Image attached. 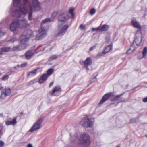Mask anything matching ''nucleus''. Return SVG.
<instances>
[{
    "label": "nucleus",
    "instance_id": "f257e3e1",
    "mask_svg": "<svg viewBox=\"0 0 147 147\" xmlns=\"http://www.w3.org/2000/svg\"><path fill=\"white\" fill-rule=\"evenodd\" d=\"M32 5L30 6L28 12V19L31 21L32 19V13L34 11H40L41 7L38 0H32Z\"/></svg>",
    "mask_w": 147,
    "mask_h": 147
},
{
    "label": "nucleus",
    "instance_id": "f03ea898",
    "mask_svg": "<svg viewBox=\"0 0 147 147\" xmlns=\"http://www.w3.org/2000/svg\"><path fill=\"white\" fill-rule=\"evenodd\" d=\"M32 34V31L30 30L24 31L19 37L20 43L23 45H26V43L29 40V38Z\"/></svg>",
    "mask_w": 147,
    "mask_h": 147
},
{
    "label": "nucleus",
    "instance_id": "7ed1b4c3",
    "mask_svg": "<svg viewBox=\"0 0 147 147\" xmlns=\"http://www.w3.org/2000/svg\"><path fill=\"white\" fill-rule=\"evenodd\" d=\"M43 121V120L42 118L38 119L30 130V131L32 132L36 131L40 128L42 126V123Z\"/></svg>",
    "mask_w": 147,
    "mask_h": 147
},
{
    "label": "nucleus",
    "instance_id": "20e7f679",
    "mask_svg": "<svg viewBox=\"0 0 147 147\" xmlns=\"http://www.w3.org/2000/svg\"><path fill=\"white\" fill-rule=\"evenodd\" d=\"M15 20L18 27L21 28H25L27 24V20L22 17L18 18Z\"/></svg>",
    "mask_w": 147,
    "mask_h": 147
},
{
    "label": "nucleus",
    "instance_id": "39448f33",
    "mask_svg": "<svg viewBox=\"0 0 147 147\" xmlns=\"http://www.w3.org/2000/svg\"><path fill=\"white\" fill-rule=\"evenodd\" d=\"M47 30L45 28L42 26L38 31V34L36 36L35 39L36 40H40L45 36L46 35Z\"/></svg>",
    "mask_w": 147,
    "mask_h": 147
},
{
    "label": "nucleus",
    "instance_id": "423d86ee",
    "mask_svg": "<svg viewBox=\"0 0 147 147\" xmlns=\"http://www.w3.org/2000/svg\"><path fill=\"white\" fill-rule=\"evenodd\" d=\"M94 119L92 118L89 119L86 117L84 119L82 125L84 127L88 128L91 127L93 125Z\"/></svg>",
    "mask_w": 147,
    "mask_h": 147
},
{
    "label": "nucleus",
    "instance_id": "0eeeda50",
    "mask_svg": "<svg viewBox=\"0 0 147 147\" xmlns=\"http://www.w3.org/2000/svg\"><path fill=\"white\" fill-rule=\"evenodd\" d=\"M135 38L134 40V43L135 42L137 45H140L142 39V33L140 31H137L135 35Z\"/></svg>",
    "mask_w": 147,
    "mask_h": 147
},
{
    "label": "nucleus",
    "instance_id": "6e6552de",
    "mask_svg": "<svg viewBox=\"0 0 147 147\" xmlns=\"http://www.w3.org/2000/svg\"><path fill=\"white\" fill-rule=\"evenodd\" d=\"M1 98L4 99L7 96H10L11 94V90L9 88H5L1 91Z\"/></svg>",
    "mask_w": 147,
    "mask_h": 147
},
{
    "label": "nucleus",
    "instance_id": "1a4fd4ad",
    "mask_svg": "<svg viewBox=\"0 0 147 147\" xmlns=\"http://www.w3.org/2000/svg\"><path fill=\"white\" fill-rule=\"evenodd\" d=\"M82 142L86 146L89 145L90 143V137L87 134H83L80 138Z\"/></svg>",
    "mask_w": 147,
    "mask_h": 147
},
{
    "label": "nucleus",
    "instance_id": "9d476101",
    "mask_svg": "<svg viewBox=\"0 0 147 147\" xmlns=\"http://www.w3.org/2000/svg\"><path fill=\"white\" fill-rule=\"evenodd\" d=\"M27 47L26 45H23L22 43L20 44L16 45L14 46L11 48V51H19L26 49Z\"/></svg>",
    "mask_w": 147,
    "mask_h": 147
},
{
    "label": "nucleus",
    "instance_id": "9b49d317",
    "mask_svg": "<svg viewBox=\"0 0 147 147\" xmlns=\"http://www.w3.org/2000/svg\"><path fill=\"white\" fill-rule=\"evenodd\" d=\"M69 28V26L67 24L64 25L62 27L61 29L60 30L58 34L56 35V37L59 36L63 35L67 31V29Z\"/></svg>",
    "mask_w": 147,
    "mask_h": 147
},
{
    "label": "nucleus",
    "instance_id": "f8f14e48",
    "mask_svg": "<svg viewBox=\"0 0 147 147\" xmlns=\"http://www.w3.org/2000/svg\"><path fill=\"white\" fill-rule=\"evenodd\" d=\"M111 94V93H109L106 94L104 95L102 97L101 99L100 100L99 102V104H101L105 102L110 97Z\"/></svg>",
    "mask_w": 147,
    "mask_h": 147
},
{
    "label": "nucleus",
    "instance_id": "ddd939ff",
    "mask_svg": "<svg viewBox=\"0 0 147 147\" xmlns=\"http://www.w3.org/2000/svg\"><path fill=\"white\" fill-rule=\"evenodd\" d=\"M124 94V93H123L121 94H120L116 96L113 99H112L111 100V101L116 102L119 101V102H124V100H122V99H123V98H121L120 99L119 98L122 96Z\"/></svg>",
    "mask_w": 147,
    "mask_h": 147
},
{
    "label": "nucleus",
    "instance_id": "4468645a",
    "mask_svg": "<svg viewBox=\"0 0 147 147\" xmlns=\"http://www.w3.org/2000/svg\"><path fill=\"white\" fill-rule=\"evenodd\" d=\"M34 55V52L32 50H29L25 54V58L27 60L30 59Z\"/></svg>",
    "mask_w": 147,
    "mask_h": 147
},
{
    "label": "nucleus",
    "instance_id": "2eb2a0df",
    "mask_svg": "<svg viewBox=\"0 0 147 147\" xmlns=\"http://www.w3.org/2000/svg\"><path fill=\"white\" fill-rule=\"evenodd\" d=\"M15 20H14L12 21L10 26V30L12 31H15L17 27H18L16 24Z\"/></svg>",
    "mask_w": 147,
    "mask_h": 147
},
{
    "label": "nucleus",
    "instance_id": "dca6fc26",
    "mask_svg": "<svg viewBox=\"0 0 147 147\" xmlns=\"http://www.w3.org/2000/svg\"><path fill=\"white\" fill-rule=\"evenodd\" d=\"M48 77L47 74H43L39 80V83H43L47 79Z\"/></svg>",
    "mask_w": 147,
    "mask_h": 147
},
{
    "label": "nucleus",
    "instance_id": "f3484780",
    "mask_svg": "<svg viewBox=\"0 0 147 147\" xmlns=\"http://www.w3.org/2000/svg\"><path fill=\"white\" fill-rule=\"evenodd\" d=\"M131 23L132 25L134 27L139 29H141V26L140 25L139 23L135 20H133L131 21Z\"/></svg>",
    "mask_w": 147,
    "mask_h": 147
},
{
    "label": "nucleus",
    "instance_id": "a211bd4d",
    "mask_svg": "<svg viewBox=\"0 0 147 147\" xmlns=\"http://www.w3.org/2000/svg\"><path fill=\"white\" fill-rule=\"evenodd\" d=\"M142 57H139V56H137L138 59H140L142 58H145L147 55V47H145L143 49L142 52Z\"/></svg>",
    "mask_w": 147,
    "mask_h": 147
},
{
    "label": "nucleus",
    "instance_id": "6ab92c4d",
    "mask_svg": "<svg viewBox=\"0 0 147 147\" xmlns=\"http://www.w3.org/2000/svg\"><path fill=\"white\" fill-rule=\"evenodd\" d=\"M19 9L20 11L24 14H26L27 13L28 9L27 7L25 5L20 7Z\"/></svg>",
    "mask_w": 147,
    "mask_h": 147
},
{
    "label": "nucleus",
    "instance_id": "aec40b11",
    "mask_svg": "<svg viewBox=\"0 0 147 147\" xmlns=\"http://www.w3.org/2000/svg\"><path fill=\"white\" fill-rule=\"evenodd\" d=\"M83 63L84 66H88L92 64V60L90 57H88L85 60Z\"/></svg>",
    "mask_w": 147,
    "mask_h": 147
},
{
    "label": "nucleus",
    "instance_id": "412c9836",
    "mask_svg": "<svg viewBox=\"0 0 147 147\" xmlns=\"http://www.w3.org/2000/svg\"><path fill=\"white\" fill-rule=\"evenodd\" d=\"M11 47H5L1 48L0 50L1 51L3 54V52H7L11 51Z\"/></svg>",
    "mask_w": 147,
    "mask_h": 147
},
{
    "label": "nucleus",
    "instance_id": "4be33fe9",
    "mask_svg": "<svg viewBox=\"0 0 147 147\" xmlns=\"http://www.w3.org/2000/svg\"><path fill=\"white\" fill-rule=\"evenodd\" d=\"M16 118L15 117L13 119L12 121H7L5 123L7 125H14L16 123Z\"/></svg>",
    "mask_w": 147,
    "mask_h": 147
},
{
    "label": "nucleus",
    "instance_id": "5701e85b",
    "mask_svg": "<svg viewBox=\"0 0 147 147\" xmlns=\"http://www.w3.org/2000/svg\"><path fill=\"white\" fill-rule=\"evenodd\" d=\"M61 90V88L59 87H55L54 88L53 91L51 92V94L52 96H56L55 93L57 92H60Z\"/></svg>",
    "mask_w": 147,
    "mask_h": 147
},
{
    "label": "nucleus",
    "instance_id": "b1692460",
    "mask_svg": "<svg viewBox=\"0 0 147 147\" xmlns=\"http://www.w3.org/2000/svg\"><path fill=\"white\" fill-rule=\"evenodd\" d=\"M66 15L64 13H62L58 17V20L59 21L61 22H64L66 20Z\"/></svg>",
    "mask_w": 147,
    "mask_h": 147
},
{
    "label": "nucleus",
    "instance_id": "393cba45",
    "mask_svg": "<svg viewBox=\"0 0 147 147\" xmlns=\"http://www.w3.org/2000/svg\"><path fill=\"white\" fill-rule=\"evenodd\" d=\"M135 49V47L134 44L131 45V47L129 48L126 51V53L127 54H131L134 51Z\"/></svg>",
    "mask_w": 147,
    "mask_h": 147
},
{
    "label": "nucleus",
    "instance_id": "a878e982",
    "mask_svg": "<svg viewBox=\"0 0 147 147\" xmlns=\"http://www.w3.org/2000/svg\"><path fill=\"white\" fill-rule=\"evenodd\" d=\"M40 68H36L33 71H31L28 72V76L29 77L30 76H33L36 75L38 71V69H40Z\"/></svg>",
    "mask_w": 147,
    "mask_h": 147
},
{
    "label": "nucleus",
    "instance_id": "bb28decb",
    "mask_svg": "<svg viewBox=\"0 0 147 147\" xmlns=\"http://www.w3.org/2000/svg\"><path fill=\"white\" fill-rule=\"evenodd\" d=\"M21 15L20 11L18 10H14L13 12L12 16L13 17H18V18L20 17Z\"/></svg>",
    "mask_w": 147,
    "mask_h": 147
},
{
    "label": "nucleus",
    "instance_id": "cd10ccee",
    "mask_svg": "<svg viewBox=\"0 0 147 147\" xmlns=\"http://www.w3.org/2000/svg\"><path fill=\"white\" fill-rule=\"evenodd\" d=\"M112 48V45H109L107 47H106L103 50L105 53H108L111 50Z\"/></svg>",
    "mask_w": 147,
    "mask_h": 147
},
{
    "label": "nucleus",
    "instance_id": "c85d7f7f",
    "mask_svg": "<svg viewBox=\"0 0 147 147\" xmlns=\"http://www.w3.org/2000/svg\"><path fill=\"white\" fill-rule=\"evenodd\" d=\"M109 28V26L108 25L104 24L103 25L101 28H100L101 31H106Z\"/></svg>",
    "mask_w": 147,
    "mask_h": 147
},
{
    "label": "nucleus",
    "instance_id": "c756f323",
    "mask_svg": "<svg viewBox=\"0 0 147 147\" xmlns=\"http://www.w3.org/2000/svg\"><path fill=\"white\" fill-rule=\"evenodd\" d=\"M53 21V20L51 19V18H46L42 20L41 22V24H43L47 23L49 22H51Z\"/></svg>",
    "mask_w": 147,
    "mask_h": 147
},
{
    "label": "nucleus",
    "instance_id": "7c9ffc66",
    "mask_svg": "<svg viewBox=\"0 0 147 147\" xmlns=\"http://www.w3.org/2000/svg\"><path fill=\"white\" fill-rule=\"evenodd\" d=\"M20 0H13V4L14 7L18 6L20 4Z\"/></svg>",
    "mask_w": 147,
    "mask_h": 147
},
{
    "label": "nucleus",
    "instance_id": "2f4dec72",
    "mask_svg": "<svg viewBox=\"0 0 147 147\" xmlns=\"http://www.w3.org/2000/svg\"><path fill=\"white\" fill-rule=\"evenodd\" d=\"M57 57L58 56L57 55H53L49 58V61H51L53 60H55L56 59Z\"/></svg>",
    "mask_w": 147,
    "mask_h": 147
},
{
    "label": "nucleus",
    "instance_id": "473e14b6",
    "mask_svg": "<svg viewBox=\"0 0 147 147\" xmlns=\"http://www.w3.org/2000/svg\"><path fill=\"white\" fill-rule=\"evenodd\" d=\"M74 9H70L69 10V13H70L71 16V18H74Z\"/></svg>",
    "mask_w": 147,
    "mask_h": 147
},
{
    "label": "nucleus",
    "instance_id": "72a5a7b5",
    "mask_svg": "<svg viewBox=\"0 0 147 147\" xmlns=\"http://www.w3.org/2000/svg\"><path fill=\"white\" fill-rule=\"evenodd\" d=\"M9 41L13 43L15 42H18V41L17 38H16L14 37L11 38Z\"/></svg>",
    "mask_w": 147,
    "mask_h": 147
},
{
    "label": "nucleus",
    "instance_id": "f704fd0d",
    "mask_svg": "<svg viewBox=\"0 0 147 147\" xmlns=\"http://www.w3.org/2000/svg\"><path fill=\"white\" fill-rule=\"evenodd\" d=\"M54 71V69L50 68L49 69L47 72V74L48 75H51L52 74Z\"/></svg>",
    "mask_w": 147,
    "mask_h": 147
},
{
    "label": "nucleus",
    "instance_id": "c9c22d12",
    "mask_svg": "<svg viewBox=\"0 0 147 147\" xmlns=\"http://www.w3.org/2000/svg\"><path fill=\"white\" fill-rule=\"evenodd\" d=\"M58 13L57 11H55L53 12L51 16V19L54 20V19L56 17Z\"/></svg>",
    "mask_w": 147,
    "mask_h": 147
},
{
    "label": "nucleus",
    "instance_id": "e433bc0d",
    "mask_svg": "<svg viewBox=\"0 0 147 147\" xmlns=\"http://www.w3.org/2000/svg\"><path fill=\"white\" fill-rule=\"evenodd\" d=\"M96 13V10L94 8H92L90 10V14L91 15H92Z\"/></svg>",
    "mask_w": 147,
    "mask_h": 147
},
{
    "label": "nucleus",
    "instance_id": "4c0bfd02",
    "mask_svg": "<svg viewBox=\"0 0 147 147\" xmlns=\"http://www.w3.org/2000/svg\"><path fill=\"white\" fill-rule=\"evenodd\" d=\"M106 53H105V52L103 51V52H100V53H99L96 56L97 57H101L102 56H104Z\"/></svg>",
    "mask_w": 147,
    "mask_h": 147
},
{
    "label": "nucleus",
    "instance_id": "58836bf2",
    "mask_svg": "<svg viewBox=\"0 0 147 147\" xmlns=\"http://www.w3.org/2000/svg\"><path fill=\"white\" fill-rule=\"evenodd\" d=\"M9 76L8 75H5L3 76L2 78V80L3 81H6L9 78Z\"/></svg>",
    "mask_w": 147,
    "mask_h": 147
},
{
    "label": "nucleus",
    "instance_id": "ea45409f",
    "mask_svg": "<svg viewBox=\"0 0 147 147\" xmlns=\"http://www.w3.org/2000/svg\"><path fill=\"white\" fill-rule=\"evenodd\" d=\"M105 42L107 43H109L110 41V37L108 36H106L105 38Z\"/></svg>",
    "mask_w": 147,
    "mask_h": 147
},
{
    "label": "nucleus",
    "instance_id": "a19ab883",
    "mask_svg": "<svg viewBox=\"0 0 147 147\" xmlns=\"http://www.w3.org/2000/svg\"><path fill=\"white\" fill-rule=\"evenodd\" d=\"M92 31H100V28H92Z\"/></svg>",
    "mask_w": 147,
    "mask_h": 147
},
{
    "label": "nucleus",
    "instance_id": "79ce46f5",
    "mask_svg": "<svg viewBox=\"0 0 147 147\" xmlns=\"http://www.w3.org/2000/svg\"><path fill=\"white\" fill-rule=\"evenodd\" d=\"M5 34V32H2L1 28H0V37L3 36Z\"/></svg>",
    "mask_w": 147,
    "mask_h": 147
},
{
    "label": "nucleus",
    "instance_id": "37998d69",
    "mask_svg": "<svg viewBox=\"0 0 147 147\" xmlns=\"http://www.w3.org/2000/svg\"><path fill=\"white\" fill-rule=\"evenodd\" d=\"M70 138H71V140L73 142L76 139V137L75 136H71Z\"/></svg>",
    "mask_w": 147,
    "mask_h": 147
},
{
    "label": "nucleus",
    "instance_id": "c03bdc74",
    "mask_svg": "<svg viewBox=\"0 0 147 147\" xmlns=\"http://www.w3.org/2000/svg\"><path fill=\"white\" fill-rule=\"evenodd\" d=\"M97 76V75H96V76H95V77H94L92 80L91 81L90 84H92V83L93 82H95V81H96V76Z\"/></svg>",
    "mask_w": 147,
    "mask_h": 147
},
{
    "label": "nucleus",
    "instance_id": "a18cd8bd",
    "mask_svg": "<svg viewBox=\"0 0 147 147\" xmlns=\"http://www.w3.org/2000/svg\"><path fill=\"white\" fill-rule=\"evenodd\" d=\"M136 122V118H134L131 119L130 121V122L131 123H133Z\"/></svg>",
    "mask_w": 147,
    "mask_h": 147
},
{
    "label": "nucleus",
    "instance_id": "49530a36",
    "mask_svg": "<svg viewBox=\"0 0 147 147\" xmlns=\"http://www.w3.org/2000/svg\"><path fill=\"white\" fill-rule=\"evenodd\" d=\"M4 145L3 142L2 140H0V147H3Z\"/></svg>",
    "mask_w": 147,
    "mask_h": 147
},
{
    "label": "nucleus",
    "instance_id": "de8ad7c7",
    "mask_svg": "<svg viewBox=\"0 0 147 147\" xmlns=\"http://www.w3.org/2000/svg\"><path fill=\"white\" fill-rule=\"evenodd\" d=\"M24 5H26L28 2V0H23Z\"/></svg>",
    "mask_w": 147,
    "mask_h": 147
},
{
    "label": "nucleus",
    "instance_id": "09e8293b",
    "mask_svg": "<svg viewBox=\"0 0 147 147\" xmlns=\"http://www.w3.org/2000/svg\"><path fill=\"white\" fill-rule=\"evenodd\" d=\"M96 46V45H95L91 47L90 49V51L92 50H93L95 47Z\"/></svg>",
    "mask_w": 147,
    "mask_h": 147
},
{
    "label": "nucleus",
    "instance_id": "8fccbe9b",
    "mask_svg": "<svg viewBox=\"0 0 147 147\" xmlns=\"http://www.w3.org/2000/svg\"><path fill=\"white\" fill-rule=\"evenodd\" d=\"M142 101L145 103L147 102V97L144 98L143 99Z\"/></svg>",
    "mask_w": 147,
    "mask_h": 147
},
{
    "label": "nucleus",
    "instance_id": "3c124183",
    "mask_svg": "<svg viewBox=\"0 0 147 147\" xmlns=\"http://www.w3.org/2000/svg\"><path fill=\"white\" fill-rule=\"evenodd\" d=\"M27 65V63L22 64L21 65V66L22 67H26Z\"/></svg>",
    "mask_w": 147,
    "mask_h": 147
},
{
    "label": "nucleus",
    "instance_id": "603ef678",
    "mask_svg": "<svg viewBox=\"0 0 147 147\" xmlns=\"http://www.w3.org/2000/svg\"><path fill=\"white\" fill-rule=\"evenodd\" d=\"M84 28L85 26L82 24H81L80 26V28L81 29H84Z\"/></svg>",
    "mask_w": 147,
    "mask_h": 147
},
{
    "label": "nucleus",
    "instance_id": "864d4df0",
    "mask_svg": "<svg viewBox=\"0 0 147 147\" xmlns=\"http://www.w3.org/2000/svg\"><path fill=\"white\" fill-rule=\"evenodd\" d=\"M54 82H51L49 85V87L50 88L53 84Z\"/></svg>",
    "mask_w": 147,
    "mask_h": 147
},
{
    "label": "nucleus",
    "instance_id": "5fc2aeb1",
    "mask_svg": "<svg viewBox=\"0 0 147 147\" xmlns=\"http://www.w3.org/2000/svg\"><path fill=\"white\" fill-rule=\"evenodd\" d=\"M35 82H34L33 80H32L30 81L29 83V85H31L32 84H34Z\"/></svg>",
    "mask_w": 147,
    "mask_h": 147
},
{
    "label": "nucleus",
    "instance_id": "6e6d98bb",
    "mask_svg": "<svg viewBox=\"0 0 147 147\" xmlns=\"http://www.w3.org/2000/svg\"><path fill=\"white\" fill-rule=\"evenodd\" d=\"M27 147H33V146L31 144H29L28 145Z\"/></svg>",
    "mask_w": 147,
    "mask_h": 147
},
{
    "label": "nucleus",
    "instance_id": "4d7b16f0",
    "mask_svg": "<svg viewBox=\"0 0 147 147\" xmlns=\"http://www.w3.org/2000/svg\"><path fill=\"white\" fill-rule=\"evenodd\" d=\"M3 133L1 130L0 129V137L2 135Z\"/></svg>",
    "mask_w": 147,
    "mask_h": 147
},
{
    "label": "nucleus",
    "instance_id": "13d9d810",
    "mask_svg": "<svg viewBox=\"0 0 147 147\" xmlns=\"http://www.w3.org/2000/svg\"><path fill=\"white\" fill-rule=\"evenodd\" d=\"M4 88H3V87L2 86H0V90H1V91L3 90Z\"/></svg>",
    "mask_w": 147,
    "mask_h": 147
},
{
    "label": "nucleus",
    "instance_id": "bf43d9fd",
    "mask_svg": "<svg viewBox=\"0 0 147 147\" xmlns=\"http://www.w3.org/2000/svg\"><path fill=\"white\" fill-rule=\"evenodd\" d=\"M85 66L86 67V69L87 70H88L89 69V68L88 67V66Z\"/></svg>",
    "mask_w": 147,
    "mask_h": 147
},
{
    "label": "nucleus",
    "instance_id": "052dcab7",
    "mask_svg": "<svg viewBox=\"0 0 147 147\" xmlns=\"http://www.w3.org/2000/svg\"><path fill=\"white\" fill-rule=\"evenodd\" d=\"M3 116V115L2 113H0V117H2Z\"/></svg>",
    "mask_w": 147,
    "mask_h": 147
},
{
    "label": "nucleus",
    "instance_id": "680f3d73",
    "mask_svg": "<svg viewBox=\"0 0 147 147\" xmlns=\"http://www.w3.org/2000/svg\"><path fill=\"white\" fill-rule=\"evenodd\" d=\"M2 54V53L1 51V50H0V55Z\"/></svg>",
    "mask_w": 147,
    "mask_h": 147
},
{
    "label": "nucleus",
    "instance_id": "e2e57ef3",
    "mask_svg": "<svg viewBox=\"0 0 147 147\" xmlns=\"http://www.w3.org/2000/svg\"><path fill=\"white\" fill-rule=\"evenodd\" d=\"M138 56H139V57H142V56H139V55H138Z\"/></svg>",
    "mask_w": 147,
    "mask_h": 147
},
{
    "label": "nucleus",
    "instance_id": "0e129e2a",
    "mask_svg": "<svg viewBox=\"0 0 147 147\" xmlns=\"http://www.w3.org/2000/svg\"><path fill=\"white\" fill-rule=\"evenodd\" d=\"M13 68H16V66H14V67H13Z\"/></svg>",
    "mask_w": 147,
    "mask_h": 147
},
{
    "label": "nucleus",
    "instance_id": "69168bd1",
    "mask_svg": "<svg viewBox=\"0 0 147 147\" xmlns=\"http://www.w3.org/2000/svg\"><path fill=\"white\" fill-rule=\"evenodd\" d=\"M20 113H21V114H23V113L22 112H21Z\"/></svg>",
    "mask_w": 147,
    "mask_h": 147
},
{
    "label": "nucleus",
    "instance_id": "338daca9",
    "mask_svg": "<svg viewBox=\"0 0 147 147\" xmlns=\"http://www.w3.org/2000/svg\"><path fill=\"white\" fill-rule=\"evenodd\" d=\"M145 136L147 138V135H146Z\"/></svg>",
    "mask_w": 147,
    "mask_h": 147
},
{
    "label": "nucleus",
    "instance_id": "774afa93",
    "mask_svg": "<svg viewBox=\"0 0 147 147\" xmlns=\"http://www.w3.org/2000/svg\"><path fill=\"white\" fill-rule=\"evenodd\" d=\"M117 147H120L119 146H117Z\"/></svg>",
    "mask_w": 147,
    "mask_h": 147
}]
</instances>
